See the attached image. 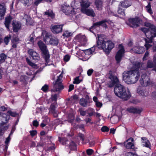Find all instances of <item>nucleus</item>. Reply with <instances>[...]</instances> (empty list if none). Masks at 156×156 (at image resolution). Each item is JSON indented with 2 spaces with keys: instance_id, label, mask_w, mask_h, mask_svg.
Listing matches in <instances>:
<instances>
[{
  "instance_id": "obj_53",
  "label": "nucleus",
  "mask_w": 156,
  "mask_h": 156,
  "mask_svg": "<svg viewBox=\"0 0 156 156\" xmlns=\"http://www.w3.org/2000/svg\"><path fill=\"white\" fill-rule=\"evenodd\" d=\"M95 141L94 140H92L89 142V145L90 147H92L95 144Z\"/></svg>"
},
{
  "instance_id": "obj_43",
  "label": "nucleus",
  "mask_w": 156,
  "mask_h": 156,
  "mask_svg": "<svg viewBox=\"0 0 156 156\" xmlns=\"http://www.w3.org/2000/svg\"><path fill=\"white\" fill-rule=\"evenodd\" d=\"M111 120L114 123L118 121V118L116 116H114L111 118Z\"/></svg>"
},
{
  "instance_id": "obj_32",
  "label": "nucleus",
  "mask_w": 156,
  "mask_h": 156,
  "mask_svg": "<svg viewBox=\"0 0 156 156\" xmlns=\"http://www.w3.org/2000/svg\"><path fill=\"white\" fill-rule=\"evenodd\" d=\"M87 101L83 98H82L80 100V105L83 107H86L87 106Z\"/></svg>"
},
{
  "instance_id": "obj_5",
  "label": "nucleus",
  "mask_w": 156,
  "mask_h": 156,
  "mask_svg": "<svg viewBox=\"0 0 156 156\" xmlns=\"http://www.w3.org/2000/svg\"><path fill=\"white\" fill-rule=\"evenodd\" d=\"M37 44L40 49L42 51L43 56L46 62L45 64L46 65H49L48 64V63L49 62L50 60V55L46 46L41 41H38Z\"/></svg>"
},
{
  "instance_id": "obj_23",
  "label": "nucleus",
  "mask_w": 156,
  "mask_h": 156,
  "mask_svg": "<svg viewBox=\"0 0 156 156\" xmlns=\"http://www.w3.org/2000/svg\"><path fill=\"white\" fill-rule=\"evenodd\" d=\"M132 4L131 0H125L124 1L121 2V6L124 8H127Z\"/></svg>"
},
{
  "instance_id": "obj_26",
  "label": "nucleus",
  "mask_w": 156,
  "mask_h": 156,
  "mask_svg": "<svg viewBox=\"0 0 156 156\" xmlns=\"http://www.w3.org/2000/svg\"><path fill=\"white\" fill-rule=\"evenodd\" d=\"M83 13L86 14L87 15L94 17L95 16V13L92 9H85L82 11Z\"/></svg>"
},
{
  "instance_id": "obj_19",
  "label": "nucleus",
  "mask_w": 156,
  "mask_h": 156,
  "mask_svg": "<svg viewBox=\"0 0 156 156\" xmlns=\"http://www.w3.org/2000/svg\"><path fill=\"white\" fill-rule=\"evenodd\" d=\"M28 52L34 59L38 60L39 59V55L34 50L32 49H30L28 50Z\"/></svg>"
},
{
  "instance_id": "obj_29",
  "label": "nucleus",
  "mask_w": 156,
  "mask_h": 156,
  "mask_svg": "<svg viewBox=\"0 0 156 156\" xmlns=\"http://www.w3.org/2000/svg\"><path fill=\"white\" fill-rule=\"evenodd\" d=\"M95 4L98 10H100L102 9L103 5L102 0H96Z\"/></svg>"
},
{
  "instance_id": "obj_21",
  "label": "nucleus",
  "mask_w": 156,
  "mask_h": 156,
  "mask_svg": "<svg viewBox=\"0 0 156 156\" xmlns=\"http://www.w3.org/2000/svg\"><path fill=\"white\" fill-rule=\"evenodd\" d=\"M6 9L4 5L0 4V20L3 19L6 12Z\"/></svg>"
},
{
  "instance_id": "obj_36",
  "label": "nucleus",
  "mask_w": 156,
  "mask_h": 156,
  "mask_svg": "<svg viewBox=\"0 0 156 156\" xmlns=\"http://www.w3.org/2000/svg\"><path fill=\"white\" fill-rule=\"evenodd\" d=\"M122 6H121L120 5H119V9L118 11V13L122 16H124L125 15L124 10L122 9Z\"/></svg>"
},
{
  "instance_id": "obj_2",
  "label": "nucleus",
  "mask_w": 156,
  "mask_h": 156,
  "mask_svg": "<svg viewBox=\"0 0 156 156\" xmlns=\"http://www.w3.org/2000/svg\"><path fill=\"white\" fill-rule=\"evenodd\" d=\"M144 64L137 62L133 64L134 69L124 72L122 73L123 79L128 84L136 83L140 76V71L143 68Z\"/></svg>"
},
{
  "instance_id": "obj_51",
  "label": "nucleus",
  "mask_w": 156,
  "mask_h": 156,
  "mask_svg": "<svg viewBox=\"0 0 156 156\" xmlns=\"http://www.w3.org/2000/svg\"><path fill=\"white\" fill-rule=\"evenodd\" d=\"M149 56V53L148 51L146 52L144 55L143 57V60H145L147 59V58Z\"/></svg>"
},
{
  "instance_id": "obj_17",
  "label": "nucleus",
  "mask_w": 156,
  "mask_h": 156,
  "mask_svg": "<svg viewBox=\"0 0 156 156\" xmlns=\"http://www.w3.org/2000/svg\"><path fill=\"white\" fill-rule=\"evenodd\" d=\"M147 67L148 68H152L155 67V68L153 69L156 72V54L154 57L153 61H148L147 63Z\"/></svg>"
},
{
  "instance_id": "obj_45",
  "label": "nucleus",
  "mask_w": 156,
  "mask_h": 156,
  "mask_svg": "<svg viewBox=\"0 0 156 156\" xmlns=\"http://www.w3.org/2000/svg\"><path fill=\"white\" fill-rule=\"evenodd\" d=\"M71 33L68 31H66L62 35L66 37H68L71 36Z\"/></svg>"
},
{
  "instance_id": "obj_47",
  "label": "nucleus",
  "mask_w": 156,
  "mask_h": 156,
  "mask_svg": "<svg viewBox=\"0 0 156 156\" xmlns=\"http://www.w3.org/2000/svg\"><path fill=\"white\" fill-rule=\"evenodd\" d=\"M101 130L103 132H108L109 130V129L107 126H103L101 128Z\"/></svg>"
},
{
  "instance_id": "obj_42",
  "label": "nucleus",
  "mask_w": 156,
  "mask_h": 156,
  "mask_svg": "<svg viewBox=\"0 0 156 156\" xmlns=\"http://www.w3.org/2000/svg\"><path fill=\"white\" fill-rule=\"evenodd\" d=\"M79 76H77L76 78H75L74 79V81L73 82V83L74 84H78L80 83L81 81L82 80H79Z\"/></svg>"
},
{
  "instance_id": "obj_37",
  "label": "nucleus",
  "mask_w": 156,
  "mask_h": 156,
  "mask_svg": "<svg viewBox=\"0 0 156 156\" xmlns=\"http://www.w3.org/2000/svg\"><path fill=\"white\" fill-rule=\"evenodd\" d=\"M27 62V63L30 66H32L33 68H35L37 67V65L32 62L30 60L28 59V58H27L26 59Z\"/></svg>"
},
{
  "instance_id": "obj_9",
  "label": "nucleus",
  "mask_w": 156,
  "mask_h": 156,
  "mask_svg": "<svg viewBox=\"0 0 156 156\" xmlns=\"http://www.w3.org/2000/svg\"><path fill=\"white\" fill-rule=\"evenodd\" d=\"M119 47V49L117 52L115 56V59L117 63H119L120 62L124 53V49L122 45L120 44Z\"/></svg>"
},
{
  "instance_id": "obj_18",
  "label": "nucleus",
  "mask_w": 156,
  "mask_h": 156,
  "mask_svg": "<svg viewBox=\"0 0 156 156\" xmlns=\"http://www.w3.org/2000/svg\"><path fill=\"white\" fill-rule=\"evenodd\" d=\"M10 119L9 116H7L6 114L1 112H0V120H1L2 123L5 124L8 122Z\"/></svg>"
},
{
  "instance_id": "obj_20",
  "label": "nucleus",
  "mask_w": 156,
  "mask_h": 156,
  "mask_svg": "<svg viewBox=\"0 0 156 156\" xmlns=\"http://www.w3.org/2000/svg\"><path fill=\"white\" fill-rule=\"evenodd\" d=\"M12 25L13 30L14 32H17L18 30L20 29L21 26L20 23L15 21H13Z\"/></svg>"
},
{
  "instance_id": "obj_64",
  "label": "nucleus",
  "mask_w": 156,
  "mask_h": 156,
  "mask_svg": "<svg viewBox=\"0 0 156 156\" xmlns=\"http://www.w3.org/2000/svg\"><path fill=\"white\" fill-rule=\"evenodd\" d=\"M0 110L2 111H5L7 110V108L4 106H2L0 107Z\"/></svg>"
},
{
  "instance_id": "obj_52",
  "label": "nucleus",
  "mask_w": 156,
  "mask_h": 156,
  "mask_svg": "<svg viewBox=\"0 0 156 156\" xmlns=\"http://www.w3.org/2000/svg\"><path fill=\"white\" fill-rule=\"evenodd\" d=\"M57 96L56 94H54L51 96V99L53 101H56L57 100Z\"/></svg>"
},
{
  "instance_id": "obj_28",
  "label": "nucleus",
  "mask_w": 156,
  "mask_h": 156,
  "mask_svg": "<svg viewBox=\"0 0 156 156\" xmlns=\"http://www.w3.org/2000/svg\"><path fill=\"white\" fill-rule=\"evenodd\" d=\"M58 43V40L55 37H51V38L48 44L52 45H57Z\"/></svg>"
},
{
  "instance_id": "obj_14",
  "label": "nucleus",
  "mask_w": 156,
  "mask_h": 156,
  "mask_svg": "<svg viewBox=\"0 0 156 156\" xmlns=\"http://www.w3.org/2000/svg\"><path fill=\"white\" fill-rule=\"evenodd\" d=\"M91 49L93 50V51H91L90 49H88L85 50H79V52L77 51V53H79L81 51V55L82 56H85V57H86V60H87L89 59L90 57H88L87 56H89L90 55L92 54V52H93L94 50V48H92Z\"/></svg>"
},
{
  "instance_id": "obj_60",
  "label": "nucleus",
  "mask_w": 156,
  "mask_h": 156,
  "mask_svg": "<svg viewBox=\"0 0 156 156\" xmlns=\"http://www.w3.org/2000/svg\"><path fill=\"white\" fill-rule=\"evenodd\" d=\"M96 105L97 107H101V106L102 104L100 102L98 101L96 102Z\"/></svg>"
},
{
  "instance_id": "obj_44",
  "label": "nucleus",
  "mask_w": 156,
  "mask_h": 156,
  "mask_svg": "<svg viewBox=\"0 0 156 156\" xmlns=\"http://www.w3.org/2000/svg\"><path fill=\"white\" fill-rule=\"evenodd\" d=\"M94 152V150L91 149H88L86 150L87 154L89 156L91 155Z\"/></svg>"
},
{
  "instance_id": "obj_4",
  "label": "nucleus",
  "mask_w": 156,
  "mask_h": 156,
  "mask_svg": "<svg viewBox=\"0 0 156 156\" xmlns=\"http://www.w3.org/2000/svg\"><path fill=\"white\" fill-rule=\"evenodd\" d=\"M97 47L103 51L107 54L114 47L113 43L111 41H105L103 35H98L97 38Z\"/></svg>"
},
{
  "instance_id": "obj_63",
  "label": "nucleus",
  "mask_w": 156,
  "mask_h": 156,
  "mask_svg": "<svg viewBox=\"0 0 156 156\" xmlns=\"http://www.w3.org/2000/svg\"><path fill=\"white\" fill-rule=\"evenodd\" d=\"M115 129L114 128H111L110 129V133L114 134L115 133Z\"/></svg>"
},
{
  "instance_id": "obj_55",
  "label": "nucleus",
  "mask_w": 156,
  "mask_h": 156,
  "mask_svg": "<svg viewBox=\"0 0 156 156\" xmlns=\"http://www.w3.org/2000/svg\"><path fill=\"white\" fill-rule=\"evenodd\" d=\"M74 88V85L73 84H70L69 85V89L68 90L69 92H70L73 90V89Z\"/></svg>"
},
{
  "instance_id": "obj_6",
  "label": "nucleus",
  "mask_w": 156,
  "mask_h": 156,
  "mask_svg": "<svg viewBox=\"0 0 156 156\" xmlns=\"http://www.w3.org/2000/svg\"><path fill=\"white\" fill-rule=\"evenodd\" d=\"M145 65L144 64L143 68L140 71L142 73L141 78L140 80L141 85L144 87H146L150 84V80L149 76L146 74V71L145 70L146 67L144 66Z\"/></svg>"
},
{
  "instance_id": "obj_49",
  "label": "nucleus",
  "mask_w": 156,
  "mask_h": 156,
  "mask_svg": "<svg viewBox=\"0 0 156 156\" xmlns=\"http://www.w3.org/2000/svg\"><path fill=\"white\" fill-rule=\"evenodd\" d=\"M79 111L81 115L84 116L86 115V112L85 111L82 110L81 108H80Z\"/></svg>"
},
{
  "instance_id": "obj_56",
  "label": "nucleus",
  "mask_w": 156,
  "mask_h": 156,
  "mask_svg": "<svg viewBox=\"0 0 156 156\" xmlns=\"http://www.w3.org/2000/svg\"><path fill=\"white\" fill-rule=\"evenodd\" d=\"M93 72L92 69H89L87 71V74L88 76H90Z\"/></svg>"
},
{
  "instance_id": "obj_40",
  "label": "nucleus",
  "mask_w": 156,
  "mask_h": 156,
  "mask_svg": "<svg viewBox=\"0 0 156 156\" xmlns=\"http://www.w3.org/2000/svg\"><path fill=\"white\" fill-rule=\"evenodd\" d=\"M7 115H9L13 117H16L18 115V114L16 112H12L10 110L8 111L7 112Z\"/></svg>"
},
{
  "instance_id": "obj_31",
  "label": "nucleus",
  "mask_w": 156,
  "mask_h": 156,
  "mask_svg": "<svg viewBox=\"0 0 156 156\" xmlns=\"http://www.w3.org/2000/svg\"><path fill=\"white\" fill-rule=\"evenodd\" d=\"M10 135H9V136L8 137L6 138V140L5 141V145L4 148L3 149V150L4 152H6L7 150L8 147V144L9 142V141L10 140Z\"/></svg>"
},
{
  "instance_id": "obj_16",
  "label": "nucleus",
  "mask_w": 156,
  "mask_h": 156,
  "mask_svg": "<svg viewBox=\"0 0 156 156\" xmlns=\"http://www.w3.org/2000/svg\"><path fill=\"white\" fill-rule=\"evenodd\" d=\"M63 26V25H54L51 27V31L54 34H58L62 31Z\"/></svg>"
},
{
  "instance_id": "obj_12",
  "label": "nucleus",
  "mask_w": 156,
  "mask_h": 156,
  "mask_svg": "<svg viewBox=\"0 0 156 156\" xmlns=\"http://www.w3.org/2000/svg\"><path fill=\"white\" fill-rule=\"evenodd\" d=\"M134 139L132 137L129 138L124 143V145L128 149H133L134 148Z\"/></svg>"
},
{
  "instance_id": "obj_11",
  "label": "nucleus",
  "mask_w": 156,
  "mask_h": 156,
  "mask_svg": "<svg viewBox=\"0 0 156 156\" xmlns=\"http://www.w3.org/2000/svg\"><path fill=\"white\" fill-rule=\"evenodd\" d=\"M70 7L69 6L67 5H62L61 9L62 11L66 15L69 14L71 13L73 9L77 8V7L75 6H73Z\"/></svg>"
},
{
  "instance_id": "obj_1",
  "label": "nucleus",
  "mask_w": 156,
  "mask_h": 156,
  "mask_svg": "<svg viewBox=\"0 0 156 156\" xmlns=\"http://www.w3.org/2000/svg\"><path fill=\"white\" fill-rule=\"evenodd\" d=\"M109 78L111 80L108 83L109 87H112L115 85L114 88V92L115 95L121 98L123 100L126 101L129 99L131 96L130 92L128 89L126 90L125 88L119 83L117 77L114 75L112 72L110 71Z\"/></svg>"
},
{
  "instance_id": "obj_50",
  "label": "nucleus",
  "mask_w": 156,
  "mask_h": 156,
  "mask_svg": "<svg viewBox=\"0 0 156 156\" xmlns=\"http://www.w3.org/2000/svg\"><path fill=\"white\" fill-rule=\"evenodd\" d=\"M70 58V56L68 55H65L64 57V60L65 61L68 62Z\"/></svg>"
},
{
  "instance_id": "obj_25",
  "label": "nucleus",
  "mask_w": 156,
  "mask_h": 156,
  "mask_svg": "<svg viewBox=\"0 0 156 156\" xmlns=\"http://www.w3.org/2000/svg\"><path fill=\"white\" fill-rule=\"evenodd\" d=\"M128 111L131 113H138L140 114L142 111L141 110L137 108H134L133 107H131L128 109Z\"/></svg>"
},
{
  "instance_id": "obj_41",
  "label": "nucleus",
  "mask_w": 156,
  "mask_h": 156,
  "mask_svg": "<svg viewBox=\"0 0 156 156\" xmlns=\"http://www.w3.org/2000/svg\"><path fill=\"white\" fill-rule=\"evenodd\" d=\"M11 38V36L10 35H8L7 36L5 37L4 41V42L6 45H7L8 43L9 42Z\"/></svg>"
},
{
  "instance_id": "obj_10",
  "label": "nucleus",
  "mask_w": 156,
  "mask_h": 156,
  "mask_svg": "<svg viewBox=\"0 0 156 156\" xmlns=\"http://www.w3.org/2000/svg\"><path fill=\"white\" fill-rule=\"evenodd\" d=\"M128 21V24L130 27L135 28L139 26L140 20L138 18H129Z\"/></svg>"
},
{
  "instance_id": "obj_34",
  "label": "nucleus",
  "mask_w": 156,
  "mask_h": 156,
  "mask_svg": "<svg viewBox=\"0 0 156 156\" xmlns=\"http://www.w3.org/2000/svg\"><path fill=\"white\" fill-rule=\"evenodd\" d=\"M74 117L72 115H69V118L68 120V121L70 123L72 124V125L74 126H75V123H74Z\"/></svg>"
},
{
  "instance_id": "obj_27",
  "label": "nucleus",
  "mask_w": 156,
  "mask_h": 156,
  "mask_svg": "<svg viewBox=\"0 0 156 156\" xmlns=\"http://www.w3.org/2000/svg\"><path fill=\"white\" fill-rule=\"evenodd\" d=\"M52 37L51 35L48 33H46L44 37L43 40L46 44H48L51 38Z\"/></svg>"
},
{
  "instance_id": "obj_62",
  "label": "nucleus",
  "mask_w": 156,
  "mask_h": 156,
  "mask_svg": "<svg viewBox=\"0 0 156 156\" xmlns=\"http://www.w3.org/2000/svg\"><path fill=\"white\" fill-rule=\"evenodd\" d=\"M46 122H44V121H43V122H42L41 124V126L42 127H43L46 126V125H47V123H46Z\"/></svg>"
},
{
  "instance_id": "obj_54",
  "label": "nucleus",
  "mask_w": 156,
  "mask_h": 156,
  "mask_svg": "<svg viewBox=\"0 0 156 156\" xmlns=\"http://www.w3.org/2000/svg\"><path fill=\"white\" fill-rule=\"evenodd\" d=\"M33 126L37 127L38 126L39 123L37 121L35 120L33 122Z\"/></svg>"
},
{
  "instance_id": "obj_57",
  "label": "nucleus",
  "mask_w": 156,
  "mask_h": 156,
  "mask_svg": "<svg viewBox=\"0 0 156 156\" xmlns=\"http://www.w3.org/2000/svg\"><path fill=\"white\" fill-rule=\"evenodd\" d=\"M30 135L32 136H34L37 134V131L36 130L30 131Z\"/></svg>"
},
{
  "instance_id": "obj_15",
  "label": "nucleus",
  "mask_w": 156,
  "mask_h": 156,
  "mask_svg": "<svg viewBox=\"0 0 156 156\" xmlns=\"http://www.w3.org/2000/svg\"><path fill=\"white\" fill-rule=\"evenodd\" d=\"M130 51L132 53L141 54L145 51V49L143 47L137 46L133 47Z\"/></svg>"
},
{
  "instance_id": "obj_3",
  "label": "nucleus",
  "mask_w": 156,
  "mask_h": 156,
  "mask_svg": "<svg viewBox=\"0 0 156 156\" xmlns=\"http://www.w3.org/2000/svg\"><path fill=\"white\" fill-rule=\"evenodd\" d=\"M145 25L148 28H142L141 30L144 33L147 38L145 39V46L147 50L152 46L150 44L152 43L153 38L156 37V27L147 22L145 23Z\"/></svg>"
},
{
  "instance_id": "obj_38",
  "label": "nucleus",
  "mask_w": 156,
  "mask_h": 156,
  "mask_svg": "<svg viewBox=\"0 0 156 156\" xmlns=\"http://www.w3.org/2000/svg\"><path fill=\"white\" fill-rule=\"evenodd\" d=\"M151 7V3L150 2H149L148 5L146 7L147 12L151 14L153 13Z\"/></svg>"
},
{
  "instance_id": "obj_46",
  "label": "nucleus",
  "mask_w": 156,
  "mask_h": 156,
  "mask_svg": "<svg viewBox=\"0 0 156 156\" xmlns=\"http://www.w3.org/2000/svg\"><path fill=\"white\" fill-rule=\"evenodd\" d=\"M48 88V86L47 85L45 84L42 87L41 89L44 92H46Z\"/></svg>"
},
{
  "instance_id": "obj_48",
  "label": "nucleus",
  "mask_w": 156,
  "mask_h": 156,
  "mask_svg": "<svg viewBox=\"0 0 156 156\" xmlns=\"http://www.w3.org/2000/svg\"><path fill=\"white\" fill-rule=\"evenodd\" d=\"M89 110L91 112L89 113L88 115L89 116H91L95 113V112L94 111V109L92 108H90Z\"/></svg>"
},
{
  "instance_id": "obj_7",
  "label": "nucleus",
  "mask_w": 156,
  "mask_h": 156,
  "mask_svg": "<svg viewBox=\"0 0 156 156\" xmlns=\"http://www.w3.org/2000/svg\"><path fill=\"white\" fill-rule=\"evenodd\" d=\"M62 77L61 74L58 76L57 80L53 82V88L51 90V92H56L59 93L64 89V86L61 81Z\"/></svg>"
},
{
  "instance_id": "obj_61",
  "label": "nucleus",
  "mask_w": 156,
  "mask_h": 156,
  "mask_svg": "<svg viewBox=\"0 0 156 156\" xmlns=\"http://www.w3.org/2000/svg\"><path fill=\"white\" fill-rule=\"evenodd\" d=\"M43 145V144L41 142H39L37 144V145L36 147H42Z\"/></svg>"
},
{
  "instance_id": "obj_24",
  "label": "nucleus",
  "mask_w": 156,
  "mask_h": 156,
  "mask_svg": "<svg viewBox=\"0 0 156 156\" xmlns=\"http://www.w3.org/2000/svg\"><path fill=\"white\" fill-rule=\"evenodd\" d=\"M80 5H81V11H82L89 6L90 3L88 0H82Z\"/></svg>"
},
{
  "instance_id": "obj_39",
  "label": "nucleus",
  "mask_w": 156,
  "mask_h": 156,
  "mask_svg": "<svg viewBox=\"0 0 156 156\" xmlns=\"http://www.w3.org/2000/svg\"><path fill=\"white\" fill-rule=\"evenodd\" d=\"M0 57L1 58L0 60L1 63L5 61L6 58L7 56L5 54L2 53L0 54Z\"/></svg>"
},
{
  "instance_id": "obj_8",
  "label": "nucleus",
  "mask_w": 156,
  "mask_h": 156,
  "mask_svg": "<svg viewBox=\"0 0 156 156\" xmlns=\"http://www.w3.org/2000/svg\"><path fill=\"white\" fill-rule=\"evenodd\" d=\"M58 140L63 145H66L68 146L71 150L75 151L76 149V145L75 143L73 141L71 142L67 140L65 138H61L59 137Z\"/></svg>"
},
{
  "instance_id": "obj_33",
  "label": "nucleus",
  "mask_w": 156,
  "mask_h": 156,
  "mask_svg": "<svg viewBox=\"0 0 156 156\" xmlns=\"http://www.w3.org/2000/svg\"><path fill=\"white\" fill-rule=\"evenodd\" d=\"M44 14L52 19L54 17L55 15L51 10H49L45 12Z\"/></svg>"
},
{
  "instance_id": "obj_35",
  "label": "nucleus",
  "mask_w": 156,
  "mask_h": 156,
  "mask_svg": "<svg viewBox=\"0 0 156 156\" xmlns=\"http://www.w3.org/2000/svg\"><path fill=\"white\" fill-rule=\"evenodd\" d=\"M55 108V105L54 104H51L49 108V111L54 114H56V115H57Z\"/></svg>"
},
{
  "instance_id": "obj_59",
  "label": "nucleus",
  "mask_w": 156,
  "mask_h": 156,
  "mask_svg": "<svg viewBox=\"0 0 156 156\" xmlns=\"http://www.w3.org/2000/svg\"><path fill=\"white\" fill-rule=\"evenodd\" d=\"M36 144L34 141H32L30 144V147H36Z\"/></svg>"
},
{
  "instance_id": "obj_58",
  "label": "nucleus",
  "mask_w": 156,
  "mask_h": 156,
  "mask_svg": "<svg viewBox=\"0 0 156 156\" xmlns=\"http://www.w3.org/2000/svg\"><path fill=\"white\" fill-rule=\"evenodd\" d=\"M28 40L32 43L34 42V37L33 36H31V35L28 37Z\"/></svg>"
},
{
  "instance_id": "obj_13",
  "label": "nucleus",
  "mask_w": 156,
  "mask_h": 156,
  "mask_svg": "<svg viewBox=\"0 0 156 156\" xmlns=\"http://www.w3.org/2000/svg\"><path fill=\"white\" fill-rule=\"evenodd\" d=\"M111 21L109 20H108L107 19H105L103 20H102L98 22L95 23H94L93 26H92L90 28V30L92 32H93L91 30L93 29L94 27H95L101 25H103V26L104 27H106L107 25L105 23L106 22L108 23H111Z\"/></svg>"
},
{
  "instance_id": "obj_30",
  "label": "nucleus",
  "mask_w": 156,
  "mask_h": 156,
  "mask_svg": "<svg viewBox=\"0 0 156 156\" xmlns=\"http://www.w3.org/2000/svg\"><path fill=\"white\" fill-rule=\"evenodd\" d=\"M11 19L12 18L10 16L6 17L5 19L4 24L5 27L8 30L9 29V24L11 23Z\"/></svg>"
},
{
  "instance_id": "obj_22",
  "label": "nucleus",
  "mask_w": 156,
  "mask_h": 156,
  "mask_svg": "<svg viewBox=\"0 0 156 156\" xmlns=\"http://www.w3.org/2000/svg\"><path fill=\"white\" fill-rule=\"evenodd\" d=\"M141 139L142 145L147 147L150 148L151 146V144L147 138L145 137H143L141 138Z\"/></svg>"
}]
</instances>
